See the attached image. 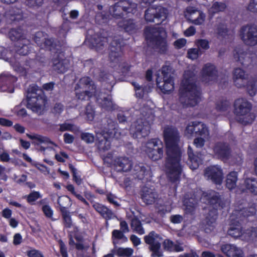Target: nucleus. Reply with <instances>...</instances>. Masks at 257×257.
Wrapping results in <instances>:
<instances>
[{
	"mask_svg": "<svg viewBox=\"0 0 257 257\" xmlns=\"http://www.w3.org/2000/svg\"><path fill=\"white\" fill-rule=\"evenodd\" d=\"M185 133L189 137H205L208 134V130L204 123L199 121H192L187 125Z\"/></svg>",
	"mask_w": 257,
	"mask_h": 257,
	"instance_id": "nucleus-18",
	"label": "nucleus"
},
{
	"mask_svg": "<svg viewBox=\"0 0 257 257\" xmlns=\"http://www.w3.org/2000/svg\"><path fill=\"white\" fill-rule=\"evenodd\" d=\"M76 97L80 101H88L93 96V91L85 90L80 92L76 91L75 92Z\"/></svg>",
	"mask_w": 257,
	"mask_h": 257,
	"instance_id": "nucleus-40",
	"label": "nucleus"
},
{
	"mask_svg": "<svg viewBox=\"0 0 257 257\" xmlns=\"http://www.w3.org/2000/svg\"><path fill=\"white\" fill-rule=\"evenodd\" d=\"M47 102L44 91L37 85L30 86L27 94V107L32 111L42 114Z\"/></svg>",
	"mask_w": 257,
	"mask_h": 257,
	"instance_id": "nucleus-5",
	"label": "nucleus"
},
{
	"mask_svg": "<svg viewBox=\"0 0 257 257\" xmlns=\"http://www.w3.org/2000/svg\"><path fill=\"white\" fill-rule=\"evenodd\" d=\"M163 246L164 250L168 251L180 252L183 250V247L180 244H175L174 242L169 239H166L163 242Z\"/></svg>",
	"mask_w": 257,
	"mask_h": 257,
	"instance_id": "nucleus-36",
	"label": "nucleus"
},
{
	"mask_svg": "<svg viewBox=\"0 0 257 257\" xmlns=\"http://www.w3.org/2000/svg\"><path fill=\"white\" fill-rule=\"evenodd\" d=\"M221 250L228 257H243L242 250L233 244L223 245L221 246Z\"/></svg>",
	"mask_w": 257,
	"mask_h": 257,
	"instance_id": "nucleus-29",
	"label": "nucleus"
},
{
	"mask_svg": "<svg viewBox=\"0 0 257 257\" xmlns=\"http://www.w3.org/2000/svg\"><path fill=\"white\" fill-rule=\"evenodd\" d=\"M25 4L30 8L36 9L43 4V0H24Z\"/></svg>",
	"mask_w": 257,
	"mask_h": 257,
	"instance_id": "nucleus-52",
	"label": "nucleus"
},
{
	"mask_svg": "<svg viewBox=\"0 0 257 257\" xmlns=\"http://www.w3.org/2000/svg\"><path fill=\"white\" fill-rule=\"evenodd\" d=\"M213 152L215 156L218 159L225 161L230 158L231 150L228 144L224 142H218L214 146Z\"/></svg>",
	"mask_w": 257,
	"mask_h": 257,
	"instance_id": "nucleus-22",
	"label": "nucleus"
},
{
	"mask_svg": "<svg viewBox=\"0 0 257 257\" xmlns=\"http://www.w3.org/2000/svg\"><path fill=\"white\" fill-rule=\"evenodd\" d=\"M172 68L170 66L165 65L162 68L163 78L158 76L156 78L157 87L164 94H169L174 88V78L171 73Z\"/></svg>",
	"mask_w": 257,
	"mask_h": 257,
	"instance_id": "nucleus-9",
	"label": "nucleus"
},
{
	"mask_svg": "<svg viewBox=\"0 0 257 257\" xmlns=\"http://www.w3.org/2000/svg\"><path fill=\"white\" fill-rule=\"evenodd\" d=\"M16 51L17 54L22 56L28 55L30 51V41L29 39H23L22 41L16 43Z\"/></svg>",
	"mask_w": 257,
	"mask_h": 257,
	"instance_id": "nucleus-32",
	"label": "nucleus"
},
{
	"mask_svg": "<svg viewBox=\"0 0 257 257\" xmlns=\"http://www.w3.org/2000/svg\"><path fill=\"white\" fill-rule=\"evenodd\" d=\"M93 207L96 211L99 213L101 216L106 220L107 223L108 220L115 217L114 213L111 209L100 203H94L93 205Z\"/></svg>",
	"mask_w": 257,
	"mask_h": 257,
	"instance_id": "nucleus-28",
	"label": "nucleus"
},
{
	"mask_svg": "<svg viewBox=\"0 0 257 257\" xmlns=\"http://www.w3.org/2000/svg\"><path fill=\"white\" fill-rule=\"evenodd\" d=\"M240 38L243 43L250 46L257 45V27L254 25H245L239 31Z\"/></svg>",
	"mask_w": 257,
	"mask_h": 257,
	"instance_id": "nucleus-16",
	"label": "nucleus"
},
{
	"mask_svg": "<svg viewBox=\"0 0 257 257\" xmlns=\"http://www.w3.org/2000/svg\"><path fill=\"white\" fill-rule=\"evenodd\" d=\"M92 46L97 50H102L104 45L109 41V38L102 35V34H94L90 40Z\"/></svg>",
	"mask_w": 257,
	"mask_h": 257,
	"instance_id": "nucleus-27",
	"label": "nucleus"
},
{
	"mask_svg": "<svg viewBox=\"0 0 257 257\" xmlns=\"http://www.w3.org/2000/svg\"><path fill=\"white\" fill-rule=\"evenodd\" d=\"M247 9L252 13H257V0H250Z\"/></svg>",
	"mask_w": 257,
	"mask_h": 257,
	"instance_id": "nucleus-62",
	"label": "nucleus"
},
{
	"mask_svg": "<svg viewBox=\"0 0 257 257\" xmlns=\"http://www.w3.org/2000/svg\"><path fill=\"white\" fill-rule=\"evenodd\" d=\"M244 185L247 191L257 195V179L256 178H246L244 181Z\"/></svg>",
	"mask_w": 257,
	"mask_h": 257,
	"instance_id": "nucleus-37",
	"label": "nucleus"
},
{
	"mask_svg": "<svg viewBox=\"0 0 257 257\" xmlns=\"http://www.w3.org/2000/svg\"><path fill=\"white\" fill-rule=\"evenodd\" d=\"M131 226L133 231L138 234L143 235L145 233V230L142 226V222L138 218L135 217L132 218Z\"/></svg>",
	"mask_w": 257,
	"mask_h": 257,
	"instance_id": "nucleus-39",
	"label": "nucleus"
},
{
	"mask_svg": "<svg viewBox=\"0 0 257 257\" xmlns=\"http://www.w3.org/2000/svg\"><path fill=\"white\" fill-rule=\"evenodd\" d=\"M204 173L205 177L214 184L220 185L222 183L223 173L220 166L218 165L208 166L204 170Z\"/></svg>",
	"mask_w": 257,
	"mask_h": 257,
	"instance_id": "nucleus-20",
	"label": "nucleus"
},
{
	"mask_svg": "<svg viewBox=\"0 0 257 257\" xmlns=\"http://www.w3.org/2000/svg\"><path fill=\"white\" fill-rule=\"evenodd\" d=\"M243 235L248 240H253L257 238V227H251L243 231Z\"/></svg>",
	"mask_w": 257,
	"mask_h": 257,
	"instance_id": "nucleus-43",
	"label": "nucleus"
},
{
	"mask_svg": "<svg viewBox=\"0 0 257 257\" xmlns=\"http://www.w3.org/2000/svg\"><path fill=\"white\" fill-rule=\"evenodd\" d=\"M158 235L154 231H151L148 235L145 236L144 240L146 243L150 245L155 242V238Z\"/></svg>",
	"mask_w": 257,
	"mask_h": 257,
	"instance_id": "nucleus-54",
	"label": "nucleus"
},
{
	"mask_svg": "<svg viewBox=\"0 0 257 257\" xmlns=\"http://www.w3.org/2000/svg\"><path fill=\"white\" fill-rule=\"evenodd\" d=\"M238 180V173L236 171H231L226 176L225 180V186L227 188L232 190L236 187V183Z\"/></svg>",
	"mask_w": 257,
	"mask_h": 257,
	"instance_id": "nucleus-35",
	"label": "nucleus"
},
{
	"mask_svg": "<svg viewBox=\"0 0 257 257\" xmlns=\"http://www.w3.org/2000/svg\"><path fill=\"white\" fill-rule=\"evenodd\" d=\"M85 115L88 120L92 121L93 120L95 116L94 108L92 105L89 102L85 107Z\"/></svg>",
	"mask_w": 257,
	"mask_h": 257,
	"instance_id": "nucleus-49",
	"label": "nucleus"
},
{
	"mask_svg": "<svg viewBox=\"0 0 257 257\" xmlns=\"http://www.w3.org/2000/svg\"><path fill=\"white\" fill-rule=\"evenodd\" d=\"M134 250L131 248L119 247L116 251V254L119 257H131L133 254Z\"/></svg>",
	"mask_w": 257,
	"mask_h": 257,
	"instance_id": "nucleus-46",
	"label": "nucleus"
},
{
	"mask_svg": "<svg viewBox=\"0 0 257 257\" xmlns=\"http://www.w3.org/2000/svg\"><path fill=\"white\" fill-rule=\"evenodd\" d=\"M145 152L149 158L153 161H158L163 156V144L158 138L149 140L146 146Z\"/></svg>",
	"mask_w": 257,
	"mask_h": 257,
	"instance_id": "nucleus-13",
	"label": "nucleus"
},
{
	"mask_svg": "<svg viewBox=\"0 0 257 257\" xmlns=\"http://www.w3.org/2000/svg\"><path fill=\"white\" fill-rule=\"evenodd\" d=\"M11 65L14 69L17 72H23L26 69L32 67L33 64H38L40 66H45L46 63V58L44 55H39L37 54L34 59H26L24 62L23 65H22L23 62L17 61L15 59H11L10 61Z\"/></svg>",
	"mask_w": 257,
	"mask_h": 257,
	"instance_id": "nucleus-14",
	"label": "nucleus"
},
{
	"mask_svg": "<svg viewBox=\"0 0 257 257\" xmlns=\"http://www.w3.org/2000/svg\"><path fill=\"white\" fill-rule=\"evenodd\" d=\"M188 160L187 162V165L192 170L197 169L200 164L202 163V159L201 157V154H195L193 149L190 146H188L187 150Z\"/></svg>",
	"mask_w": 257,
	"mask_h": 257,
	"instance_id": "nucleus-24",
	"label": "nucleus"
},
{
	"mask_svg": "<svg viewBox=\"0 0 257 257\" xmlns=\"http://www.w3.org/2000/svg\"><path fill=\"white\" fill-rule=\"evenodd\" d=\"M166 148L165 168L167 177L172 183L179 182L183 171L182 152L178 145L180 137L178 131L172 127H165L163 132Z\"/></svg>",
	"mask_w": 257,
	"mask_h": 257,
	"instance_id": "nucleus-1",
	"label": "nucleus"
},
{
	"mask_svg": "<svg viewBox=\"0 0 257 257\" xmlns=\"http://www.w3.org/2000/svg\"><path fill=\"white\" fill-rule=\"evenodd\" d=\"M27 136L29 139L31 140H36L40 143H51L50 139L46 137L38 135H31L29 134H27Z\"/></svg>",
	"mask_w": 257,
	"mask_h": 257,
	"instance_id": "nucleus-50",
	"label": "nucleus"
},
{
	"mask_svg": "<svg viewBox=\"0 0 257 257\" xmlns=\"http://www.w3.org/2000/svg\"><path fill=\"white\" fill-rule=\"evenodd\" d=\"M233 57L235 60L244 68L248 66L251 62V59L247 53L239 48H236L234 49Z\"/></svg>",
	"mask_w": 257,
	"mask_h": 257,
	"instance_id": "nucleus-25",
	"label": "nucleus"
},
{
	"mask_svg": "<svg viewBox=\"0 0 257 257\" xmlns=\"http://www.w3.org/2000/svg\"><path fill=\"white\" fill-rule=\"evenodd\" d=\"M197 45L204 50H208L209 48V41L206 39H199L197 40Z\"/></svg>",
	"mask_w": 257,
	"mask_h": 257,
	"instance_id": "nucleus-63",
	"label": "nucleus"
},
{
	"mask_svg": "<svg viewBox=\"0 0 257 257\" xmlns=\"http://www.w3.org/2000/svg\"><path fill=\"white\" fill-rule=\"evenodd\" d=\"M162 29L160 28L146 27L145 29L146 39L159 50L161 54H165L168 50L166 39L161 34Z\"/></svg>",
	"mask_w": 257,
	"mask_h": 257,
	"instance_id": "nucleus-8",
	"label": "nucleus"
},
{
	"mask_svg": "<svg viewBox=\"0 0 257 257\" xmlns=\"http://www.w3.org/2000/svg\"><path fill=\"white\" fill-rule=\"evenodd\" d=\"M63 43L61 42V46L60 50L57 52H52L56 54V56L52 59V68L58 73L63 74L66 72L69 67V61L65 57L64 52L62 51Z\"/></svg>",
	"mask_w": 257,
	"mask_h": 257,
	"instance_id": "nucleus-15",
	"label": "nucleus"
},
{
	"mask_svg": "<svg viewBox=\"0 0 257 257\" xmlns=\"http://www.w3.org/2000/svg\"><path fill=\"white\" fill-rule=\"evenodd\" d=\"M79 84L82 86L88 87L91 91H98L96 89V86L93 82L91 78L89 77H83L79 80Z\"/></svg>",
	"mask_w": 257,
	"mask_h": 257,
	"instance_id": "nucleus-41",
	"label": "nucleus"
},
{
	"mask_svg": "<svg viewBox=\"0 0 257 257\" xmlns=\"http://www.w3.org/2000/svg\"><path fill=\"white\" fill-rule=\"evenodd\" d=\"M135 170L137 171L136 174H138L139 177H140V179H143L147 175V172H148L147 168L142 163L136 165Z\"/></svg>",
	"mask_w": 257,
	"mask_h": 257,
	"instance_id": "nucleus-51",
	"label": "nucleus"
},
{
	"mask_svg": "<svg viewBox=\"0 0 257 257\" xmlns=\"http://www.w3.org/2000/svg\"><path fill=\"white\" fill-rule=\"evenodd\" d=\"M58 204L59 206V210L62 215L64 227L66 228H70L72 226V221L69 212L67 210V208L61 205L59 201L58 202Z\"/></svg>",
	"mask_w": 257,
	"mask_h": 257,
	"instance_id": "nucleus-34",
	"label": "nucleus"
},
{
	"mask_svg": "<svg viewBox=\"0 0 257 257\" xmlns=\"http://www.w3.org/2000/svg\"><path fill=\"white\" fill-rule=\"evenodd\" d=\"M81 139L87 143H92L94 142V136L88 133H82L81 134Z\"/></svg>",
	"mask_w": 257,
	"mask_h": 257,
	"instance_id": "nucleus-60",
	"label": "nucleus"
},
{
	"mask_svg": "<svg viewBox=\"0 0 257 257\" xmlns=\"http://www.w3.org/2000/svg\"><path fill=\"white\" fill-rule=\"evenodd\" d=\"M227 8L225 3L221 2H215L212 6L208 9L209 14L213 16L215 14L224 12Z\"/></svg>",
	"mask_w": 257,
	"mask_h": 257,
	"instance_id": "nucleus-38",
	"label": "nucleus"
},
{
	"mask_svg": "<svg viewBox=\"0 0 257 257\" xmlns=\"http://www.w3.org/2000/svg\"><path fill=\"white\" fill-rule=\"evenodd\" d=\"M199 49L197 48H191L188 50L187 57L192 60L197 59L199 56Z\"/></svg>",
	"mask_w": 257,
	"mask_h": 257,
	"instance_id": "nucleus-57",
	"label": "nucleus"
},
{
	"mask_svg": "<svg viewBox=\"0 0 257 257\" xmlns=\"http://www.w3.org/2000/svg\"><path fill=\"white\" fill-rule=\"evenodd\" d=\"M137 11V4L129 0H120L115 3L112 7V15L118 19L125 15L131 13L134 14Z\"/></svg>",
	"mask_w": 257,
	"mask_h": 257,
	"instance_id": "nucleus-12",
	"label": "nucleus"
},
{
	"mask_svg": "<svg viewBox=\"0 0 257 257\" xmlns=\"http://www.w3.org/2000/svg\"><path fill=\"white\" fill-rule=\"evenodd\" d=\"M9 36L12 41H15L17 43L22 41L23 39H26L24 30L21 26L11 29L9 32Z\"/></svg>",
	"mask_w": 257,
	"mask_h": 257,
	"instance_id": "nucleus-33",
	"label": "nucleus"
},
{
	"mask_svg": "<svg viewBox=\"0 0 257 257\" xmlns=\"http://www.w3.org/2000/svg\"><path fill=\"white\" fill-rule=\"evenodd\" d=\"M111 143L109 140L104 138L99 142L98 148L103 151L108 150L110 148Z\"/></svg>",
	"mask_w": 257,
	"mask_h": 257,
	"instance_id": "nucleus-56",
	"label": "nucleus"
},
{
	"mask_svg": "<svg viewBox=\"0 0 257 257\" xmlns=\"http://www.w3.org/2000/svg\"><path fill=\"white\" fill-rule=\"evenodd\" d=\"M123 40L114 37L109 45V59L111 66L114 68L119 63L123 54Z\"/></svg>",
	"mask_w": 257,
	"mask_h": 257,
	"instance_id": "nucleus-10",
	"label": "nucleus"
},
{
	"mask_svg": "<svg viewBox=\"0 0 257 257\" xmlns=\"http://www.w3.org/2000/svg\"><path fill=\"white\" fill-rule=\"evenodd\" d=\"M161 246V243L158 241L150 244V249L152 251V256L162 257L163 256V253L160 251Z\"/></svg>",
	"mask_w": 257,
	"mask_h": 257,
	"instance_id": "nucleus-42",
	"label": "nucleus"
},
{
	"mask_svg": "<svg viewBox=\"0 0 257 257\" xmlns=\"http://www.w3.org/2000/svg\"><path fill=\"white\" fill-rule=\"evenodd\" d=\"M202 81L205 84H210L218 78V70L215 65L208 63L205 64L201 71Z\"/></svg>",
	"mask_w": 257,
	"mask_h": 257,
	"instance_id": "nucleus-21",
	"label": "nucleus"
},
{
	"mask_svg": "<svg viewBox=\"0 0 257 257\" xmlns=\"http://www.w3.org/2000/svg\"><path fill=\"white\" fill-rule=\"evenodd\" d=\"M131 129L134 132V135H136V137H144L149 134V127L145 126L141 120L135 121L132 125Z\"/></svg>",
	"mask_w": 257,
	"mask_h": 257,
	"instance_id": "nucleus-26",
	"label": "nucleus"
},
{
	"mask_svg": "<svg viewBox=\"0 0 257 257\" xmlns=\"http://www.w3.org/2000/svg\"><path fill=\"white\" fill-rule=\"evenodd\" d=\"M234 107V113L240 123L246 125L252 123L255 116L250 112L252 105L246 99L241 98L235 100Z\"/></svg>",
	"mask_w": 257,
	"mask_h": 257,
	"instance_id": "nucleus-6",
	"label": "nucleus"
},
{
	"mask_svg": "<svg viewBox=\"0 0 257 257\" xmlns=\"http://www.w3.org/2000/svg\"><path fill=\"white\" fill-rule=\"evenodd\" d=\"M102 81L109 84L110 85H113L115 84L114 76L109 73H106L101 77Z\"/></svg>",
	"mask_w": 257,
	"mask_h": 257,
	"instance_id": "nucleus-59",
	"label": "nucleus"
},
{
	"mask_svg": "<svg viewBox=\"0 0 257 257\" xmlns=\"http://www.w3.org/2000/svg\"><path fill=\"white\" fill-rule=\"evenodd\" d=\"M94 96L96 102L102 109L106 111L115 109V105L112 102L111 95L98 91L94 92Z\"/></svg>",
	"mask_w": 257,
	"mask_h": 257,
	"instance_id": "nucleus-19",
	"label": "nucleus"
},
{
	"mask_svg": "<svg viewBox=\"0 0 257 257\" xmlns=\"http://www.w3.org/2000/svg\"><path fill=\"white\" fill-rule=\"evenodd\" d=\"M115 165L119 168L118 169L120 172H128L130 171L133 167V163L128 158L118 157L115 160Z\"/></svg>",
	"mask_w": 257,
	"mask_h": 257,
	"instance_id": "nucleus-31",
	"label": "nucleus"
},
{
	"mask_svg": "<svg viewBox=\"0 0 257 257\" xmlns=\"http://www.w3.org/2000/svg\"><path fill=\"white\" fill-rule=\"evenodd\" d=\"M42 210L45 216L48 218H52L53 216V210L51 206L48 204L42 206Z\"/></svg>",
	"mask_w": 257,
	"mask_h": 257,
	"instance_id": "nucleus-55",
	"label": "nucleus"
},
{
	"mask_svg": "<svg viewBox=\"0 0 257 257\" xmlns=\"http://www.w3.org/2000/svg\"><path fill=\"white\" fill-rule=\"evenodd\" d=\"M256 205L254 203H249L247 207L233 211L231 217L232 222L227 230V234L236 238L243 235L242 223L250 221V217L256 215Z\"/></svg>",
	"mask_w": 257,
	"mask_h": 257,
	"instance_id": "nucleus-4",
	"label": "nucleus"
},
{
	"mask_svg": "<svg viewBox=\"0 0 257 257\" xmlns=\"http://www.w3.org/2000/svg\"><path fill=\"white\" fill-rule=\"evenodd\" d=\"M0 80H1L2 82L8 81L9 84L13 85L17 81L18 78L15 76L8 74L7 75L4 76L2 75L0 76Z\"/></svg>",
	"mask_w": 257,
	"mask_h": 257,
	"instance_id": "nucleus-53",
	"label": "nucleus"
},
{
	"mask_svg": "<svg viewBox=\"0 0 257 257\" xmlns=\"http://www.w3.org/2000/svg\"><path fill=\"white\" fill-rule=\"evenodd\" d=\"M27 254L29 257H44L42 253L36 249H32L27 251Z\"/></svg>",
	"mask_w": 257,
	"mask_h": 257,
	"instance_id": "nucleus-64",
	"label": "nucleus"
},
{
	"mask_svg": "<svg viewBox=\"0 0 257 257\" xmlns=\"http://www.w3.org/2000/svg\"><path fill=\"white\" fill-rule=\"evenodd\" d=\"M233 82L237 88L246 87L248 94L250 96H253L257 92V86L255 79H248V75L245 72L240 68L234 69Z\"/></svg>",
	"mask_w": 257,
	"mask_h": 257,
	"instance_id": "nucleus-7",
	"label": "nucleus"
},
{
	"mask_svg": "<svg viewBox=\"0 0 257 257\" xmlns=\"http://www.w3.org/2000/svg\"><path fill=\"white\" fill-rule=\"evenodd\" d=\"M67 190L70 192L77 199L81 201L86 206H89V204L87 201L80 194H78L75 190L74 186L72 184L67 185L66 187Z\"/></svg>",
	"mask_w": 257,
	"mask_h": 257,
	"instance_id": "nucleus-44",
	"label": "nucleus"
},
{
	"mask_svg": "<svg viewBox=\"0 0 257 257\" xmlns=\"http://www.w3.org/2000/svg\"><path fill=\"white\" fill-rule=\"evenodd\" d=\"M168 10L161 6L149 7L145 12L146 22L161 24L167 17Z\"/></svg>",
	"mask_w": 257,
	"mask_h": 257,
	"instance_id": "nucleus-11",
	"label": "nucleus"
},
{
	"mask_svg": "<svg viewBox=\"0 0 257 257\" xmlns=\"http://www.w3.org/2000/svg\"><path fill=\"white\" fill-rule=\"evenodd\" d=\"M58 243L60 247V251L62 257H68L67 248L64 242L62 239L58 240Z\"/></svg>",
	"mask_w": 257,
	"mask_h": 257,
	"instance_id": "nucleus-61",
	"label": "nucleus"
},
{
	"mask_svg": "<svg viewBox=\"0 0 257 257\" xmlns=\"http://www.w3.org/2000/svg\"><path fill=\"white\" fill-rule=\"evenodd\" d=\"M40 33H36L34 37L35 42L42 49L50 52H57L60 50L61 46V41L55 38H45L41 40L39 35Z\"/></svg>",
	"mask_w": 257,
	"mask_h": 257,
	"instance_id": "nucleus-17",
	"label": "nucleus"
},
{
	"mask_svg": "<svg viewBox=\"0 0 257 257\" xmlns=\"http://www.w3.org/2000/svg\"><path fill=\"white\" fill-rule=\"evenodd\" d=\"M203 202L212 207L206 214L204 223V231L210 233L215 228L216 220L218 216V209H222L225 206V202L222 200L219 193L214 190L204 191L201 195Z\"/></svg>",
	"mask_w": 257,
	"mask_h": 257,
	"instance_id": "nucleus-3",
	"label": "nucleus"
},
{
	"mask_svg": "<svg viewBox=\"0 0 257 257\" xmlns=\"http://www.w3.org/2000/svg\"><path fill=\"white\" fill-rule=\"evenodd\" d=\"M42 198V195L39 191H32L28 195L25 196L27 202L31 205L34 204V202Z\"/></svg>",
	"mask_w": 257,
	"mask_h": 257,
	"instance_id": "nucleus-45",
	"label": "nucleus"
},
{
	"mask_svg": "<svg viewBox=\"0 0 257 257\" xmlns=\"http://www.w3.org/2000/svg\"><path fill=\"white\" fill-rule=\"evenodd\" d=\"M68 167L72 174L73 181L75 182L78 185H80L82 183V179L80 176L78 175L77 169L72 164H69Z\"/></svg>",
	"mask_w": 257,
	"mask_h": 257,
	"instance_id": "nucleus-48",
	"label": "nucleus"
},
{
	"mask_svg": "<svg viewBox=\"0 0 257 257\" xmlns=\"http://www.w3.org/2000/svg\"><path fill=\"white\" fill-rule=\"evenodd\" d=\"M194 73L190 70L185 72L179 90V101L184 107H193L200 101Z\"/></svg>",
	"mask_w": 257,
	"mask_h": 257,
	"instance_id": "nucleus-2",
	"label": "nucleus"
},
{
	"mask_svg": "<svg viewBox=\"0 0 257 257\" xmlns=\"http://www.w3.org/2000/svg\"><path fill=\"white\" fill-rule=\"evenodd\" d=\"M112 237L117 239H124V241H127V237L124 235V232L121 230L114 229L112 232Z\"/></svg>",
	"mask_w": 257,
	"mask_h": 257,
	"instance_id": "nucleus-58",
	"label": "nucleus"
},
{
	"mask_svg": "<svg viewBox=\"0 0 257 257\" xmlns=\"http://www.w3.org/2000/svg\"><path fill=\"white\" fill-rule=\"evenodd\" d=\"M229 106V102L227 100H220L216 102L215 107L218 111H225Z\"/></svg>",
	"mask_w": 257,
	"mask_h": 257,
	"instance_id": "nucleus-47",
	"label": "nucleus"
},
{
	"mask_svg": "<svg viewBox=\"0 0 257 257\" xmlns=\"http://www.w3.org/2000/svg\"><path fill=\"white\" fill-rule=\"evenodd\" d=\"M119 28L123 29L130 34H134L138 29L137 25L134 20L131 19L128 20L122 19L117 23Z\"/></svg>",
	"mask_w": 257,
	"mask_h": 257,
	"instance_id": "nucleus-30",
	"label": "nucleus"
},
{
	"mask_svg": "<svg viewBox=\"0 0 257 257\" xmlns=\"http://www.w3.org/2000/svg\"><path fill=\"white\" fill-rule=\"evenodd\" d=\"M141 198L143 202L147 205H151L155 203L158 195L154 189L143 186L140 191Z\"/></svg>",
	"mask_w": 257,
	"mask_h": 257,
	"instance_id": "nucleus-23",
	"label": "nucleus"
}]
</instances>
